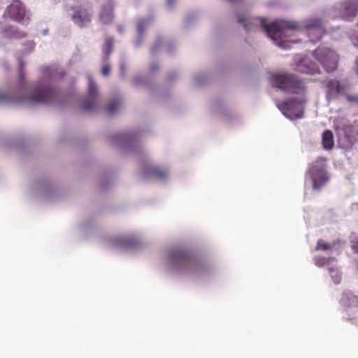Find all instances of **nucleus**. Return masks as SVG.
<instances>
[{
    "label": "nucleus",
    "mask_w": 358,
    "mask_h": 358,
    "mask_svg": "<svg viewBox=\"0 0 358 358\" xmlns=\"http://www.w3.org/2000/svg\"><path fill=\"white\" fill-rule=\"evenodd\" d=\"M143 174L147 178L164 180L167 177L168 171L158 166L148 165L143 169Z\"/></svg>",
    "instance_id": "4468645a"
},
{
    "label": "nucleus",
    "mask_w": 358,
    "mask_h": 358,
    "mask_svg": "<svg viewBox=\"0 0 358 358\" xmlns=\"http://www.w3.org/2000/svg\"><path fill=\"white\" fill-rule=\"evenodd\" d=\"M20 64L21 66H22V61L20 62Z\"/></svg>",
    "instance_id": "f704fd0d"
},
{
    "label": "nucleus",
    "mask_w": 358,
    "mask_h": 358,
    "mask_svg": "<svg viewBox=\"0 0 358 358\" xmlns=\"http://www.w3.org/2000/svg\"><path fill=\"white\" fill-rule=\"evenodd\" d=\"M322 145L324 149L330 150L334 146L333 134L329 130H326L322 134Z\"/></svg>",
    "instance_id": "a211bd4d"
},
{
    "label": "nucleus",
    "mask_w": 358,
    "mask_h": 358,
    "mask_svg": "<svg viewBox=\"0 0 358 358\" xmlns=\"http://www.w3.org/2000/svg\"><path fill=\"white\" fill-rule=\"evenodd\" d=\"M357 26H358V22H357Z\"/></svg>",
    "instance_id": "e433bc0d"
},
{
    "label": "nucleus",
    "mask_w": 358,
    "mask_h": 358,
    "mask_svg": "<svg viewBox=\"0 0 358 358\" xmlns=\"http://www.w3.org/2000/svg\"><path fill=\"white\" fill-rule=\"evenodd\" d=\"M326 158L317 157L309 165L306 176L309 177L313 182V188L320 189L329 180V176L326 170Z\"/></svg>",
    "instance_id": "20e7f679"
},
{
    "label": "nucleus",
    "mask_w": 358,
    "mask_h": 358,
    "mask_svg": "<svg viewBox=\"0 0 358 358\" xmlns=\"http://www.w3.org/2000/svg\"><path fill=\"white\" fill-rule=\"evenodd\" d=\"M340 303L345 308L357 307L358 296L354 294L350 291H345L343 294Z\"/></svg>",
    "instance_id": "dca6fc26"
},
{
    "label": "nucleus",
    "mask_w": 358,
    "mask_h": 358,
    "mask_svg": "<svg viewBox=\"0 0 358 358\" xmlns=\"http://www.w3.org/2000/svg\"><path fill=\"white\" fill-rule=\"evenodd\" d=\"M329 271L335 284H339L341 280V273L337 269L334 268H329Z\"/></svg>",
    "instance_id": "4be33fe9"
},
{
    "label": "nucleus",
    "mask_w": 358,
    "mask_h": 358,
    "mask_svg": "<svg viewBox=\"0 0 358 358\" xmlns=\"http://www.w3.org/2000/svg\"><path fill=\"white\" fill-rule=\"evenodd\" d=\"M113 40L112 38H107L105 41V44L103 48V52L106 57V61L108 59L109 55L113 50Z\"/></svg>",
    "instance_id": "6ab92c4d"
},
{
    "label": "nucleus",
    "mask_w": 358,
    "mask_h": 358,
    "mask_svg": "<svg viewBox=\"0 0 358 358\" xmlns=\"http://www.w3.org/2000/svg\"><path fill=\"white\" fill-rule=\"evenodd\" d=\"M356 72L358 74V57L356 59V68H355Z\"/></svg>",
    "instance_id": "c756f323"
},
{
    "label": "nucleus",
    "mask_w": 358,
    "mask_h": 358,
    "mask_svg": "<svg viewBox=\"0 0 358 358\" xmlns=\"http://www.w3.org/2000/svg\"><path fill=\"white\" fill-rule=\"evenodd\" d=\"M147 20H141L138 22L137 28L140 34H143L145 30V27L147 24Z\"/></svg>",
    "instance_id": "a878e982"
},
{
    "label": "nucleus",
    "mask_w": 358,
    "mask_h": 358,
    "mask_svg": "<svg viewBox=\"0 0 358 358\" xmlns=\"http://www.w3.org/2000/svg\"><path fill=\"white\" fill-rule=\"evenodd\" d=\"M343 95H345V99L348 102L358 103V94H351L345 92Z\"/></svg>",
    "instance_id": "393cba45"
},
{
    "label": "nucleus",
    "mask_w": 358,
    "mask_h": 358,
    "mask_svg": "<svg viewBox=\"0 0 358 358\" xmlns=\"http://www.w3.org/2000/svg\"><path fill=\"white\" fill-rule=\"evenodd\" d=\"M358 13V0L346 1L332 10L334 18L352 20Z\"/></svg>",
    "instance_id": "423d86ee"
},
{
    "label": "nucleus",
    "mask_w": 358,
    "mask_h": 358,
    "mask_svg": "<svg viewBox=\"0 0 358 358\" xmlns=\"http://www.w3.org/2000/svg\"><path fill=\"white\" fill-rule=\"evenodd\" d=\"M343 132L345 136L349 141L357 140L358 138V120H355L352 124L345 126Z\"/></svg>",
    "instance_id": "f3484780"
},
{
    "label": "nucleus",
    "mask_w": 358,
    "mask_h": 358,
    "mask_svg": "<svg viewBox=\"0 0 358 358\" xmlns=\"http://www.w3.org/2000/svg\"><path fill=\"white\" fill-rule=\"evenodd\" d=\"M355 45H356L357 46H358V35H357V38H356Z\"/></svg>",
    "instance_id": "2f4dec72"
},
{
    "label": "nucleus",
    "mask_w": 358,
    "mask_h": 358,
    "mask_svg": "<svg viewBox=\"0 0 358 358\" xmlns=\"http://www.w3.org/2000/svg\"><path fill=\"white\" fill-rule=\"evenodd\" d=\"M121 104V101L120 99H115L111 101L106 109V112L108 115L113 114L115 110L118 108L120 105Z\"/></svg>",
    "instance_id": "412c9836"
},
{
    "label": "nucleus",
    "mask_w": 358,
    "mask_h": 358,
    "mask_svg": "<svg viewBox=\"0 0 358 358\" xmlns=\"http://www.w3.org/2000/svg\"><path fill=\"white\" fill-rule=\"evenodd\" d=\"M8 17L18 22H22L25 18V10L21 2L14 1L6 10Z\"/></svg>",
    "instance_id": "f8f14e48"
},
{
    "label": "nucleus",
    "mask_w": 358,
    "mask_h": 358,
    "mask_svg": "<svg viewBox=\"0 0 358 358\" xmlns=\"http://www.w3.org/2000/svg\"><path fill=\"white\" fill-rule=\"evenodd\" d=\"M334 258H325L322 257H317L315 258V263L318 266H323L327 264L330 261L334 260Z\"/></svg>",
    "instance_id": "5701e85b"
},
{
    "label": "nucleus",
    "mask_w": 358,
    "mask_h": 358,
    "mask_svg": "<svg viewBox=\"0 0 358 358\" xmlns=\"http://www.w3.org/2000/svg\"><path fill=\"white\" fill-rule=\"evenodd\" d=\"M271 83L273 86L280 90L290 94L300 95V98H291L278 105L282 113L290 120L300 119L303 117L307 87L303 82L296 76L283 73L272 76Z\"/></svg>",
    "instance_id": "f257e3e1"
},
{
    "label": "nucleus",
    "mask_w": 358,
    "mask_h": 358,
    "mask_svg": "<svg viewBox=\"0 0 358 358\" xmlns=\"http://www.w3.org/2000/svg\"><path fill=\"white\" fill-rule=\"evenodd\" d=\"M87 99L84 101L82 108L84 111L92 110L98 103V92L95 83L90 79L87 90Z\"/></svg>",
    "instance_id": "9d476101"
},
{
    "label": "nucleus",
    "mask_w": 358,
    "mask_h": 358,
    "mask_svg": "<svg viewBox=\"0 0 358 358\" xmlns=\"http://www.w3.org/2000/svg\"><path fill=\"white\" fill-rule=\"evenodd\" d=\"M236 17L246 31L261 27L268 37L275 41L279 47L285 49L289 48V41L285 40L284 36L289 30H296L299 28L298 23L293 21L279 20L268 24L264 17L249 18L245 14H238Z\"/></svg>",
    "instance_id": "f03ea898"
},
{
    "label": "nucleus",
    "mask_w": 358,
    "mask_h": 358,
    "mask_svg": "<svg viewBox=\"0 0 358 358\" xmlns=\"http://www.w3.org/2000/svg\"><path fill=\"white\" fill-rule=\"evenodd\" d=\"M325 87L326 99L328 101L337 99L340 94H345L348 89V85L336 78L326 80Z\"/></svg>",
    "instance_id": "6e6552de"
},
{
    "label": "nucleus",
    "mask_w": 358,
    "mask_h": 358,
    "mask_svg": "<svg viewBox=\"0 0 358 358\" xmlns=\"http://www.w3.org/2000/svg\"><path fill=\"white\" fill-rule=\"evenodd\" d=\"M331 249V245L323 240H319L315 247L316 250H327Z\"/></svg>",
    "instance_id": "b1692460"
},
{
    "label": "nucleus",
    "mask_w": 358,
    "mask_h": 358,
    "mask_svg": "<svg viewBox=\"0 0 358 358\" xmlns=\"http://www.w3.org/2000/svg\"><path fill=\"white\" fill-rule=\"evenodd\" d=\"M114 0H108L105 4H103L101 8L99 21L102 24H110L115 19L114 14Z\"/></svg>",
    "instance_id": "9b49d317"
},
{
    "label": "nucleus",
    "mask_w": 358,
    "mask_h": 358,
    "mask_svg": "<svg viewBox=\"0 0 358 358\" xmlns=\"http://www.w3.org/2000/svg\"><path fill=\"white\" fill-rule=\"evenodd\" d=\"M170 259L181 266H194L198 262L197 259L189 251L182 249L174 250L171 254Z\"/></svg>",
    "instance_id": "1a4fd4ad"
},
{
    "label": "nucleus",
    "mask_w": 358,
    "mask_h": 358,
    "mask_svg": "<svg viewBox=\"0 0 358 358\" xmlns=\"http://www.w3.org/2000/svg\"><path fill=\"white\" fill-rule=\"evenodd\" d=\"M72 20L75 24L83 27L90 23L91 15L85 8H79L72 15Z\"/></svg>",
    "instance_id": "2eb2a0df"
},
{
    "label": "nucleus",
    "mask_w": 358,
    "mask_h": 358,
    "mask_svg": "<svg viewBox=\"0 0 358 358\" xmlns=\"http://www.w3.org/2000/svg\"><path fill=\"white\" fill-rule=\"evenodd\" d=\"M169 4H171V0H169Z\"/></svg>",
    "instance_id": "c9c22d12"
},
{
    "label": "nucleus",
    "mask_w": 358,
    "mask_h": 358,
    "mask_svg": "<svg viewBox=\"0 0 358 358\" xmlns=\"http://www.w3.org/2000/svg\"><path fill=\"white\" fill-rule=\"evenodd\" d=\"M110 67L108 64H104L101 69V73L103 76H107L110 74Z\"/></svg>",
    "instance_id": "bb28decb"
},
{
    "label": "nucleus",
    "mask_w": 358,
    "mask_h": 358,
    "mask_svg": "<svg viewBox=\"0 0 358 358\" xmlns=\"http://www.w3.org/2000/svg\"><path fill=\"white\" fill-rule=\"evenodd\" d=\"M138 243V240L136 237H126L121 240L120 245L124 247H133Z\"/></svg>",
    "instance_id": "aec40b11"
},
{
    "label": "nucleus",
    "mask_w": 358,
    "mask_h": 358,
    "mask_svg": "<svg viewBox=\"0 0 358 358\" xmlns=\"http://www.w3.org/2000/svg\"><path fill=\"white\" fill-rule=\"evenodd\" d=\"M121 71L123 72V66H121Z\"/></svg>",
    "instance_id": "72a5a7b5"
},
{
    "label": "nucleus",
    "mask_w": 358,
    "mask_h": 358,
    "mask_svg": "<svg viewBox=\"0 0 358 358\" xmlns=\"http://www.w3.org/2000/svg\"><path fill=\"white\" fill-rule=\"evenodd\" d=\"M295 71L304 74H319L320 73L318 66L308 58H303L296 64Z\"/></svg>",
    "instance_id": "ddd939ff"
},
{
    "label": "nucleus",
    "mask_w": 358,
    "mask_h": 358,
    "mask_svg": "<svg viewBox=\"0 0 358 358\" xmlns=\"http://www.w3.org/2000/svg\"><path fill=\"white\" fill-rule=\"evenodd\" d=\"M156 69H157V66H156L155 65H152V66H151V70H152V71H155V70H156Z\"/></svg>",
    "instance_id": "7c9ffc66"
},
{
    "label": "nucleus",
    "mask_w": 358,
    "mask_h": 358,
    "mask_svg": "<svg viewBox=\"0 0 358 358\" xmlns=\"http://www.w3.org/2000/svg\"><path fill=\"white\" fill-rule=\"evenodd\" d=\"M303 27L307 36L313 43L320 41L325 33L323 23L318 18H313L306 21Z\"/></svg>",
    "instance_id": "0eeeda50"
},
{
    "label": "nucleus",
    "mask_w": 358,
    "mask_h": 358,
    "mask_svg": "<svg viewBox=\"0 0 358 358\" xmlns=\"http://www.w3.org/2000/svg\"><path fill=\"white\" fill-rule=\"evenodd\" d=\"M351 247L355 252H358V241L352 242Z\"/></svg>",
    "instance_id": "cd10ccee"
},
{
    "label": "nucleus",
    "mask_w": 358,
    "mask_h": 358,
    "mask_svg": "<svg viewBox=\"0 0 358 358\" xmlns=\"http://www.w3.org/2000/svg\"><path fill=\"white\" fill-rule=\"evenodd\" d=\"M313 56L327 73H331L337 69L338 56L331 49L319 47L314 51Z\"/></svg>",
    "instance_id": "39448f33"
},
{
    "label": "nucleus",
    "mask_w": 358,
    "mask_h": 358,
    "mask_svg": "<svg viewBox=\"0 0 358 358\" xmlns=\"http://www.w3.org/2000/svg\"><path fill=\"white\" fill-rule=\"evenodd\" d=\"M20 83L22 85L23 83L24 82V74L22 71H20Z\"/></svg>",
    "instance_id": "c85d7f7f"
},
{
    "label": "nucleus",
    "mask_w": 358,
    "mask_h": 358,
    "mask_svg": "<svg viewBox=\"0 0 358 358\" xmlns=\"http://www.w3.org/2000/svg\"><path fill=\"white\" fill-rule=\"evenodd\" d=\"M151 51H152V52H154L155 51V47H153V48H152Z\"/></svg>",
    "instance_id": "473e14b6"
},
{
    "label": "nucleus",
    "mask_w": 358,
    "mask_h": 358,
    "mask_svg": "<svg viewBox=\"0 0 358 358\" xmlns=\"http://www.w3.org/2000/svg\"><path fill=\"white\" fill-rule=\"evenodd\" d=\"M58 92L50 86H40L35 89L30 97L27 99H13L5 93H0V101L2 102H27L29 104L52 103L58 99Z\"/></svg>",
    "instance_id": "7ed1b4c3"
}]
</instances>
